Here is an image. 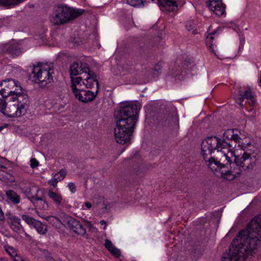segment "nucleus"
Returning a JSON list of instances; mask_svg holds the SVG:
<instances>
[{
    "mask_svg": "<svg viewBox=\"0 0 261 261\" xmlns=\"http://www.w3.org/2000/svg\"><path fill=\"white\" fill-rule=\"evenodd\" d=\"M10 219L12 220L11 224L14 225V224L20 225V219L16 217V216H12L10 218Z\"/></svg>",
    "mask_w": 261,
    "mask_h": 261,
    "instance_id": "obj_32",
    "label": "nucleus"
},
{
    "mask_svg": "<svg viewBox=\"0 0 261 261\" xmlns=\"http://www.w3.org/2000/svg\"><path fill=\"white\" fill-rule=\"evenodd\" d=\"M84 78L82 83L87 88L92 89L95 88L96 94H98L99 89V84L96 79V75L94 73H84Z\"/></svg>",
    "mask_w": 261,
    "mask_h": 261,
    "instance_id": "obj_12",
    "label": "nucleus"
},
{
    "mask_svg": "<svg viewBox=\"0 0 261 261\" xmlns=\"http://www.w3.org/2000/svg\"><path fill=\"white\" fill-rule=\"evenodd\" d=\"M240 101H241V102L239 103V105H240V106H243V103H242V101H242V100H240Z\"/></svg>",
    "mask_w": 261,
    "mask_h": 261,
    "instance_id": "obj_47",
    "label": "nucleus"
},
{
    "mask_svg": "<svg viewBox=\"0 0 261 261\" xmlns=\"http://www.w3.org/2000/svg\"><path fill=\"white\" fill-rule=\"evenodd\" d=\"M140 109V103L136 102L120 107L115 111L114 136L118 143L125 144L130 143Z\"/></svg>",
    "mask_w": 261,
    "mask_h": 261,
    "instance_id": "obj_3",
    "label": "nucleus"
},
{
    "mask_svg": "<svg viewBox=\"0 0 261 261\" xmlns=\"http://www.w3.org/2000/svg\"><path fill=\"white\" fill-rule=\"evenodd\" d=\"M5 250L8 252V253L13 258H18V256L17 255V253L16 250L10 246H7L5 247Z\"/></svg>",
    "mask_w": 261,
    "mask_h": 261,
    "instance_id": "obj_27",
    "label": "nucleus"
},
{
    "mask_svg": "<svg viewBox=\"0 0 261 261\" xmlns=\"http://www.w3.org/2000/svg\"><path fill=\"white\" fill-rule=\"evenodd\" d=\"M177 1L178 0H158L162 11L165 12H171L175 10L177 8Z\"/></svg>",
    "mask_w": 261,
    "mask_h": 261,
    "instance_id": "obj_16",
    "label": "nucleus"
},
{
    "mask_svg": "<svg viewBox=\"0 0 261 261\" xmlns=\"http://www.w3.org/2000/svg\"><path fill=\"white\" fill-rule=\"evenodd\" d=\"M216 31H214V32L209 34L206 38V45L210 48V49L215 54L216 56L218 55L215 53V51L214 49V44L212 43V40L214 39L213 35H214L216 34Z\"/></svg>",
    "mask_w": 261,
    "mask_h": 261,
    "instance_id": "obj_26",
    "label": "nucleus"
},
{
    "mask_svg": "<svg viewBox=\"0 0 261 261\" xmlns=\"http://www.w3.org/2000/svg\"><path fill=\"white\" fill-rule=\"evenodd\" d=\"M3 108V110H1V112L9 117H20L27 112L10 98L6 102Z\"/></svg>",
    "mask_w": 261,
    "mask_h": 261,
    "instance_id": "obj_7",
    "label": "nucleus"
},
{
    "mask_svg": "<svg viewBox=\"0 0 261 261\" xmlns=\"http://www.w3.org/2000/svg\"><path fill=\"white\" fill-rule=\"evenodd\" d=\"M15 102L19 107L22 108L25 111H27L30 104L29 100L28 95L22 90V88L20 87V90H18L17 93L10 97Z\"/></svg>",
    "mask_w": 261,
    "mask_h": 261,
    "instance_id": "obj_11",
    "label": "nucleus"
},
{
    "mask_svg": "<svg viewBox=\"0 0 261 261\" xmlns=\"http://www.w3.org/2000/svg\"><path fill=\"white\" fill-rule=\"evenodd\" d=\"M235 132H237V130L232 129H227L223 134L224 138L228 140H234L236 142H240L241 138Z\"/></svg>",
    "mask_w": 261,
    "mask_h": 261,
    "instance_id": "obj_20",
    "label": "nucleus"
},
{
    "mask_svg": "<svg viewBox=\"0 0 261 261\" xmlns=\"http://www.w3.org/2000/svg\"><path fill=\"white\" fill-rule=\"evenodd\" d=\"M186 27H187V30L189 31H191L193 34H195L196 33V31L193 29V28L192 27L191 24H187L186 25Z\"/></svg>",
    "mask_w": 261,
    "mask_h": 261,
    "instance_id": "obj_39",
    "label": "nucleus"
},
{
    "mask_svg": "<svg viewBox=\"0 0 261 261\" xmlns=\"http://www.w3.org/2000/svg\"><path fill=\"white\" fill-rule=\"evenodd\" d=\"M4 51L12 57H16L20 55L21 50L17 43H10L5 45Z\"/></svg>",
    "mask_w": 261,
    "mask_h": 261,
    "instance_id": "obj_17",
    "label": "nucleus"
},
{
    "mask_svg": "<svg viewBox=\"0 0 261 261\" xmlns=\"http://www.w3.org/2000/svg\"><path fill=\"white\" fill-rule=\"evenodd\" d=\"M90 71V68L86 64L81 63L80 65L78 63L74 62L70 66V76L77 75L84 76V73H88Z\"/></svg>",
    "mask_w": 261,
    "mask_h": 261,
    "instance_id": "obj_14",
    "label": "nucleus"
},
{
    "mask_svg": "<svg viewBox=\"0 0 261 261\" xmlns=\"http://www.w3.org/2000/svg\"><path fill=\"white\" fill-rule=\"evenodd\" d=\"M39 191L38 187L32 186L28 188L25 192L28 197L34 205L39 207L40 208L46 209L48 207L46 201L42 197H37V194Z\"/></svg>",
    "mask_w": 261,
    "mask_h": 261,
    "instance_id": "obj_9",
    "label": "nucleus"
},
{
    "mask_svg": "<svg viewBox=\"0 0 261 261\" xmlns=\"http://www.w3.org/2000/svg\"><path fill=\"white\" fill-rule=\"evenodd\" d=\"M50 261H54V259L53 258H51V260Z\"/></svg>",
    "mask_w": 261,
    "mask_h": 261,
    "instance_id": "obj_51",
    "label": "nucleus"
},
{
    "mask_svg": "<svg viewBox=\"0 0 261 261\" xmlns=\"http://www.w3.org/2000/svg\"><path fill=\"white\" fill-rule=\"evenodd\" d=\"M87 227L89 228L90 230H92V229H94L95 228L93 227V226L92 225L91 222L87 221Z\"/></svg>",
    "mask_w": 261,
    "mask_h": 261,
    "instance_id": "obj_42",
    "label": "nucleus"
},
{
    "mask_svg": "<svg viewBox=\"0 0 261 261\" xmlns=\"http://www.w3.org/2000/svg\"><path fill=\"white\" fill-rule=\"evenodd\" d=\"M14 261H27V260L18 256V258H14Z\"/></svg>",
    "mask_w": 261,
    "mask_h": 261,
    "instance_id": "obj_46",
    "label": "nucleus"
},
{
    "mask_svg": "<svg viewBox=\"0 0 261 261\" xmlns=\"http://www.w3.org/2000/svg\"><path fill=\"white\" fill-rule=\"evenodd\" d=\"M222 0H208L207 6L217 15L221 16L225 13V7Z\"/></svg>",
    "mask_w": 261,
    "mask_h": 261,
    "instance_id": "obj_15",
    "label": "nucleus"
},
{
    "mask_svg": "<svg viewBox=\"0 0 261 261\" xmlns=\"http://www.w3.org/2000/svg\"><path fill=\"white\" fill-rule=\"evenodd\" d=\"M239 95L240 96V100L243 101L244 99H247L249 100V103L250 106H253L255 102L254 96L252 95L250 88L243 91L240 89L239 90Z\"/></svg>",
    "mask_w": 261,
    "mask_h": 261,
    "instance_id": "obj_18",
    "label": "nucleus"
},
{
    "mask_svg": "<svg viewBox=\"0 0 261 261\" xmlns=\"http://www.w3.org/2000/svg\"><path fill=\"white\" fill-rule=\"evenodd\" d=\"M258 236L261 237V219L255 217L239 232L221 261H247L260 243Z\"/></svg>",
    "mask_w": 261,
    "mask_h": 261,
    "instance_id": "obj_1",
    "label": "nucleus"
},
{
    "mask_svg": "<svg viewBox=\"0 0 261 261\" xmlns=\"http://www.w3.org/2000/svg\"><path fill=\"white\" fill-rule=\"evenodd\" d=\"M6 196L7 198L11 201L14 204H17L20 201V197L17 193L13 190H8L6 191Z\"/></svg>",
    "mask_w": 261,
    "mask_h": 261,
    "instance_id": "obj_24",
    "label": "nucleus"
},
{
    "mask_svg": "<svg viewBox=\"0 0 261 261\" xmlns=\"http://www.w3.org/2000/svg\"><path fill=\"white\" fill-rule=\"evenodd\" d=\"M238 143H239V145L240 146H241L243 149H244L245 148L248 147V146H250V145L251 144V143L250 142H248V143H245V142H242L240 141V142H238Z\"/></svg>",
    "mask_w": 261,
    "mask_h": 261,
    "instance_id": "obj_36",
    "label": "nucleus"
},
{
    "mask_svg": "<svg viewBox=\"0 0 261 261\" xmlns=\"http://www.w3.org/2000/svg\"><path fill=\"white\" fill-rule=\"evenodd\" d=\"M220 154L218 152H215L206 155V157L202 156L207 163V166L217 176L222 177L227 180H232L239 176L242 170L239 169L238 167H234L233 170L226 171L223 169L226 165L224 162L227 160L225 159L220 160V158L221 156Z\"/></svg>",
    "mask_w": 261,
    "mask_h": 261,
    "instance_id": "obj_4",
    "label": "nucleus"
},
{
    "mask_svg": "<svg viewBox=\"0 0 261 261\" xmlns=\"http://www.w3.org/2000/svg\"><path fill=\"white\" fill-rule=\"evenodd\" d=\"M48 196L58 206L62 204L63 198L60 194L49 190L48 193Z\"/></svg>",
    "mask_w": 261,
    "mask_h": 261,
    "instance_id": "obj_21",
    "label": "nucleus"
},
{
    "mask_svg": "<svg viewBox=\"0 0 261 261\" xmlns=\"http://www.w3.org/2000/svg\"><path fill=\"white\" fill-rule=\"evenodd\" d=\"M136 173H138V170H136Z\"/></svg>",
    "mask_w": 261,
    "mask_h": 261,
    "instance_id": "obj_52",
    "label": "nucleus"
},
{
    "mask_svg": "<svg viewBox=\"0 0 261 261\" xmlns=\"http://www.w3.org/2000/svg\"><path fill=\"white\" fill-rule=\"evenodd\" d=\"M85 10H75L64 7H58L55 14L50 17V22L54 25H60L68 22L84 13Z\"/></svg>",
    "mask_w": 261,
    "mask_h": 261,
    "instance_id": "obj_5",
    "label": "nucleus"
},
{
    "mask_svg": "<svg viewBox=\"0 0 261 261\" xmlns=\"http://www.w3.org/2000/svg\"><path fill=\"white\" fill-rule=\"evenodd\" d=\"M232 145L224 139L216 137H210L204 139L201 143L202 155L204 157L212 153L218 152L220 154V160L225 159L233 166L236 165L239 169L244 170L252 169L255 165L259 155L254 152H245L241 156H236L231 150Z\"/></svg>",
    "mask_w": 261,
    "mask_h": 261,
    "instance_id": "obj_2",
    "label": "nucleus"
},
{
    "mask_svg": "<svg viewBox=\"0 0 261 261\" xmlns=\"http://www.w3.org/2000/svg\"><path fill=\"white\" fill-rule=\"evenodd\" d=\"M59 174H60V175L62 178H63V179L64 178L65 175L67 174V172L65 170L61 169L59 172Z\"/></svg>",
    "mask_w": 261,
    "mask_h": 261,
    "instance_id": "obj_40",
    "label": "nucleus"
},
{
    "mask_svg": "<svg viewBox=\"0 0 261 261\" xmlns=\"http://www.w3.org/2000/svg\"><path fill=\"white\" fill-rule=\"evenodd\" d=\"M33 226L39 233L41 234H44L46 233L47 230V226L43 224L40 221L36 220L34 222Z\"/></svg>",
    "mask_w": 261,
    "mask_h": 261,
    "instance_id": "obj_23",
    "label": "nucleus"
},
{
    "mask_svg": "<svg viewBox=\"0 0 261 261\" xmlns=\"http://www.w3.org/2000/svg\"><path fill=\"white\" fill-rule=\"evenodd\" d=\"M54 73L52 64H40L34 66L32 74L34 82L38 83L40 86L45 87L53 82L52 74Z\"/></svg>",
    "mask_w": 261,
    "mask_h": 261,
    "instance_id": "obj_6",
    "label": "nucleus"
},
{
    "mask_svg": "<svg viewBox=\"0 0 261 261\" xmlns=\"http://www.w3.org/2000/svg\"><path fill=\"white\" fill-rule=\"evenodd\" d=\"M100 200L101 201H102V202L103 201V199H102V197L100 198Z\"/></svg>",
    "mask_w": 261,
    "mask_h": 261,
    "instance_id": "obj_48",
    "label": "nucleus"
},
{
    "mask_svg": "<svg viewBox=\"0 0 261 261\" xmlns=\"http://www.w3.org/2000/svg\"><path fill=\"white\" fill-rule=\"evenodd\" d=\"M73 93L79 101L87 103L90 101H92L94 99L97 94L89 90H85L81 88L79 90H75Z\"/></svg>",
    "mask_w": 261,
    "mask_h": 261,
    "instance_id": "obj_13",
    "label": "nucleus"
},
{
    "mask_svg": "<svg viewBox=\"0 0 261 261\" xmlns=\"http://www.w3.org/2000/svg\"><path fill=\"white\" fill-rule=\"evenodd\" d=\"M20 87L15 80L8 79L0 83V91L5 97H12L18 90H20Z\"/></svg>",
    "mask_w": 261,
    "mask_h": 261,
    "instance_id": "obj_8",
    "label": "nucleus"
},
{
    "mask_svg": "<svg viewBox=\"0 0 261 261\" xmlns=\"http://www.w3.org/2000/svg\"><path fill=\"white\" fill-rule=\"evenodd\" d=\"M161 66L160 64H157L154 68V73L153 74L157 75L158 73L159 72V71L161 70Z\"/></svg>",
    "mask_w": 261,
    "mask_h": 261,
    "instance_id": "obj_37",
    "label": "nucleus"
},
{
    "mask_svg": "<svg viewBox=\"0 0 261 261\" xmlns=\"http://www.w3.org/2000/svg\"><path fill=\"white\" fill-rule=\"evenodd\" d=\"M68 187L71 193H74L76 191V187L73 182H69Z\"/></svg>",
    "mask_w": 261,
    "mask_h": 261,
    "instance_id": "obj_35",
    "label": "nucleus"
},
{
    "mask_svg": "<svg viewBox=\"0 0 261 261\" xmlns=\"http://www.w3.org/2000/svg\"><path fill=\"white\" fill-rule=\"evenodd\" d=\"M181 65L184 68L189 70L192 69L193 66L191 60L190 59H186L184 60L181 63Z\"/></svg>",
    "mask_w": 261,
    "mask_h": 261,
    "instance_id": "obj_29",
    "label": "nucleus"
},
{
    "mask_svg": "<svg viewBox=\"0 0 261 261\" xmlns=\"http://www.w3.org/2000/svg\"><path fill=\"white\" fill-rule=\"evenodd\" d=\"M30 162H31L30 165L32 168H35L37 167L39 165V163L37 161V160L34 158L31 159Z\"/></svg>",
    "mask_w": 261,
    "mask_h": 261,
    "instance_id": "obj_34",
    "label": "nucleus"
},
{
    "mask_svg": "<svg viewBox=\"0 0 261 261\" xmlns=\"http://www.w3.org/2000/svg\"><path fill=\"white\" fill-rule=\"evenodd\" d=\"M259 82L261 83V71H260V79Z\"/></svg>",
    "mask_w": 261,
    "mask_h": 261,
    "instance_id": "obj_50",
    "label": "nucleus"
},
{
    "mask_svg": "<svg viewBox=\"0 0 261 261\" xmlns=\"http://www.w3.org/2000/svg\"><path fill=\"white\" fill-rule=\"evenodd\" d=\"M100 224L101 225H105V227H103L104 229L106 228L107 222L105 220H101L100 221Z\"/></svg>",
    "mask_w": 261,
    "mask_h": 261,
    "instance_id": "obj_45",
    "label": "nucleus"
},
{
    "mask_svg": "<svg viewBox=\"0 0 261 261\" xmlns=\"http://www.w3.org/2000/svg\"><path fill=\"white\" fill-rule=\"evenodd\" d=\"M3 129V127H0V132Z\"/></svg>",
    "mask_w": 261,
    "mask_h": 261,
    "instance_id": "obj_49",
    "label": "nucleus"
},
{
    "mask_svg": "<svg viewBox=\"0 0 261 261\" xmlns=\"http://www.w3.org/2000/svg\"><path fill=\"white\" fill-rule=\"evenodd\" d=\"M84 76L83 75L79 76L78 77H73V76H71V89L72 92L74 93L75 90H79L81 89L82 87V82Z\"/></svg>",
    "mask_w": 261,
    "mask_h": 261,
    "instance_id": "obj_19",
    "label": "nucleus"
},
{
    "mask_svg": "<svg viewBox=\"0 0 261 261\" xmlns=\"http://www.w3.org/2000/svg\"><path fill=\"white\" fill-rule=\"evenodd\" d=\"M105 246L109 251H110V250H111L112 248L114 247L111 241L107 239L105 240Z\"/></svg>",
    "mask_w": 261,
    "mask_h": 261,
    "instance_id": "obj_33",
    "label": "nucleus"
},
{
    "mask_svg": "<svg viewBox=\"0 0 261 261\" xmlns=\"http://www.w3.org/2000/svg\"><path fill=\"white\" fill-rule=\"evenodd\" d=\"M127 3L134 7H140L144 6L143 0H127Z\"/></svg>",
    "mask_w": 261,
    "mask_h": 261,
    "instance_id": "obj_28",
    "label": "nucleus"
},
{
    "mask_svg": "<svg viewBox=\"0 0 261 261\" xmlns=\"http://www.w3.org/2000/svg\"><path fill=\"white\" fill-rule=\"evenodd\" d=\"M23 1L24 0H0V5L4 6L14 7Z\"/></svg>",
    "mask_w": 261,
    "mask_h": 261,
    "instance_id": "obj_25",
    "label": "nucleus"
},
{
    "mask_svg": "<svg viewBox=\"0 0 261 261\" xmlns=\"http://www.w3.org/2000/svg\"><path fill=\"white\" fill-rule=\"evenodd\" d=\"M61 218L63 219L64 226L68 227L78 234L85 236L86 234V230L80 222L71 216L63 214Z\"/></svg>",
    "mask_w": 261,
    "mask_h": 261,
    "instance_id": "obj_10",
    "label": "nucleus"
},
{
    "mask_svg": "<svg viewBox=\"0 0 261 261\" xmlns=\"http://www.w3.org/2000/svg\"><path fill=\"white\" fill-rule=\"evenodd\" d=\"M46 220L56 228H60L61 225L64 226V223H63L62 218L61 220L57 217L50 216L47 217Z\"/></svg>",
    "mask_w": 261,
    "mask_h": 261,
    "instance_id": "obj_22",
    "label": "nucleus"
},
{
    "mask_svg": "<svg viewBox=\"0 0 261 261\" xmlns=\"http://www.w3.org/2000/svg\"><path fill=\"white\" fill-rule=\"evenodd\" d=\"M20 226H21V224L18 225V224H14V225H12V224H11V227L16 232L20 230Z\"/></svg>",
    "mask_w": 261,
    "mask_h": 261,
    "instance_id": "obj_41",
    "label": "nucleus"
},
{
    "mask_svg": "<svg viewBox=\"0 0 261 261\" xmlns=\"http://www.w3.org/2000/svg\"><path fill=\"white\" fill-rule=\"evenodd\" d=\"M110 252L112 254H113L114 255H115L116 257H118L120 256V250L115 248V247L112 248L111 250H110Z\"/></svg>",
    "mask_w": 261,
    "mask_h": 261,
    "instance_id": "obj_31",
    "label": "nucleus"
},
{
    "mask_svg": "<svg viewBox=\"0 0 261 261\" xmlns=\"http://www.w3.org/2000/svg\"><path fill=\"white\" fill-rule=\"evenodd\" d=\"M85 206H86L87 208H90L91 207H92V204L90 202H86L85 203Z\"/></svg>",
    "mask_w": 261,
    "mask_h": 261,
    "instance_id": "obj_44",
    "label": "nucleus"
},
{
    "mask_svg": "<svg viewBox=\"0 0 261 261\" xmlns=\"http://www.w3.org/2000/svg\"><path fill=\"white\" fill-rule=\"evenodd\" d=\"M54 178H56V180H57L58 181L63 180V178H62L61 176L59 175V173L56 174L54 175Z\"/></svg>",
    "mask_w": 261,
    "mask_h": 261,
    "instance_id": "obj_43",
    "label": "nucleus"
},
{
    "mask_svg": "<svg viewBox=\"0 0 261 261\" xmlns=\"http://www.w3.org/2000/svg\"><path fill=\"white\" fill-rule=\"evenodd\" d=\"M58 181L56 180V178H53L48 181L49 185H53L54 187H56L57 185Z\"/></svg>",
    "mask_w": 261,
    "mask_h": 261,
    "instance_id": "obj_38",
    "label": "nucleus"
},
{
    "mask_svg": "<svg viewBox=\"0 0 261 261\" xmlns=\"http://www.w3.org/2000/svg\"><path fill=\"white\" fill-rule=\"evenodd\" d=\"M22 219L23 220H24L27 224L29 225H33L34 224V222L36 220L35 219H33L31 217L27 215H23L22 216Z\"/></svg>",
    "mask_w": 261,
    "mask_h": 261,
    "instance_id": "obj_30",
    "label": "nucleus"
}]
</instances>
